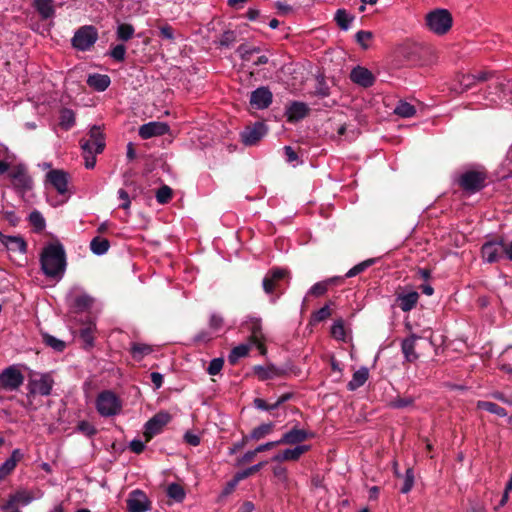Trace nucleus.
<instances>
[{
  "instance_id": "nucleus-1",
  "label": "nucleus",
  "mask_w": 512,
  "mask_h": 512,
  "mask_svg": "<svg viewBox=\"0 0 512 512\" xmlns=\"http://www.w3.org/2000/svg\"><path fill=\"white\" fill-rule=\"evenodd\" d=\"M41 269L45 276L61 279L66 270V254L62 244L50 243L40 255Z\"/></svg>"
},
{
  "instance_id": "nucleus-2",
  "label": "nucleus",
  "mask_w": 512,
  "mask_h": 512,
  "mask_svg": "<svg viewBox=\"0 0 512 512\" xmlns=\"http://www.w3.org/2000/svg\"><path fill=\"white\" fill-rule=\"evenodd\" d=\"M6 173L13 189L21 198H24V196L32 190L33 180L24 164H17L13 167L9 166Z\"/></svg>"
},
{
  "instance_id": "nucleus-3",
  "label": "nucleus",
  "mask_w": 512,
  "mask_h": 512,
  "mask_svg": "<svg viewBox=\"0 0 512 512\" xmlns=\"http://www.w3.org/2000/svg\"><path fill=\"white\" fill-rule=\"evenodd\" d=\"M121 408V401L114 392L105 390L97 396L96 409L101 416H114L121 411Z\"/></svg>"
},
{
  "instance_id": "nucleus-4",
  "label": "nucleus",
  "mask_w": 512,
  "mask_h": 512,
  "mask_svg": "<svg viewBox=\"0 0 512 512\" xmlns=\"http://www.w3.org/2000/svg\"><path fill=\"white\" fill-rule=\"evenodd\" d=\"M426 24L434 33L443 35L452 26V16L445 9H436L427 14Z\"/></svg>"
},
{
  "instance_id": "nucleus-5",
  "label": "nucleus",
  "mask_w": 512,
  "mask_h": 512,
  "mask_svg": "<svg viewBox=\"0 0 512 512\" xmlns=\"http://www.w3.org/2000/svg\"><path fill=\"white\" fill-rule=\"evenodd\" d=\"M68 306L75 312H85L89 310L94 299L79 287H73L66 296Z\"/></svg>"
},
{
  "instance_id": "nucleus-6",
  "label": "nucleus",
  "mask_w": 512,
  "mask_h": 512,
  "mask_svg": "<svg viewBox=\"0 0 512 512\" xmlns=\"http://www.w3.org/2000/svg\"><path fill=\"white\" fill-rule=\"evenodd\" d=\"M98 39V32L93 26H83L79 28L73 38L72 46L80 51H86L94 45Z\"/></svg>"
},
{
  "instance_id": "nucleus-7",
  "label": "nucleus",
  "mask_w": 512,
  "mask_h": 512,
  "mask_svg": "<svg viewBox=\"0 0 512 512\" xmlns=\"http://www.w3.org/2000/svg\"><path fill=\"white\" fill-rule=\"evenodd\" d=\"M23 382L24 375L15 365L5 368L0 373V391H15L23 384Z\"/></svg>"
},
{
  "instance_id": "nucleus-8",
  "label": "nucleus",
  "mask_w": 512,
  "mask_h": 512,
  "mask_svg": "<svg viewBox=\"0 0 512 512\" xmlns=\"http://www.w3.org/2000/svg\"><path fill=\"white\" fill-rule=\"evenodd\" d=\"M242 326L244 330L250 332L251 342L257 346L262 354H264V334L262 332L261 319L258 317H248L247 320L243 322Z\"/></svg>"
},
{
  "instance_id": "nucleus-9",
  "label": "nucleus",
  "mask_w": 512,
  "mask_h": 512,
  "mask_svg": "<svg viewBox=\"0 0 512 512\" xmlns=\"http://www.w3.org/2000/svg\"><path fill=\"white\" fill-rule=\"evenodd\" d=\"M171 416L167 412H159L149 419L144 426V437L146 442L159 434L163 427L169 423Z\"/></svg>"
},
{
  "instance_id": "nucleus-10",
  "label": "nucleus",
  "mask_w": 512,
  "mask_h": 512,
  "mask_svg": "<svg viewBox=\"0 0 512 512\" xmlns=\"http://www.w3.org/2000/svg\"><path fill=\"white\" fill-rule=\"evenodd\" d=\"M126 503L128 512H147L151 510L150 500L140 489L131 491Z\"/></svg>"
},
{
  "instance_id": "nucleus-11",
  "label": "nucleus",
  "mask_w": 512,
  "mask_h": 512,
  "mask_svg": "<svg viewBox=\"0 0 512 512\" xmlns=\"http://www.w3.org/2000/svg\"><path fill=\"white\" fill-rule=\"evenodd\" d=\"M482 258L487 263H495L505 258L504 241H488L483 244Z\"/></svg>"
},
{
  "instance_id": "nucleus-12",
  "label": "nucleus",
  "mask_w": 512,
  "mask_h": 512,
  "mask_svg": "<svg viewBox=\"0 0 512 512\" xmlns=\"http://www.w3.org/2000/svg\"><path fill=\"white\" fill-rule=\"evenodd\" d=\"M485 175L478 171H467L459 179L461 187L467 191L475 192L484 186Z\"/></svg>"
},
{
  "instance_id": "nucleus-13",
  "label": "nucleus",
  "mask_w": 512,
  "mask_h": 512,
  "mask_svg": "<svg viewBox=\"0 0 512 512\" xmlns=\"http://www.w3.org/2000/svg\"><path fill=\"white\" fill-rule=\"evenodd\" d=\"M287 271L281 268H272L265 275L262 286L267 294H272L280 287V281L285 278Z\"/></svg>"
},
{
  "instance_id": "nucleus-14",
  "label": "nucleus",
  "mask_w": 512,
  "mask_h": 512,
  "mask_svg": "<svg viewBox=\"0 0 512 512\" xmlns=\"http://www.w3.org/2000/svg\"><path fill=\"white\" fill-rule=\"evenodd\" d=\"M267 133L264 123L256 122L253 126L247 127L241 132V140L247 146L255 145Z\"/></svg>"
},
{
  "instance_id": "nucleus-15",
  "label": "nucleus",
  "mask_w": 512,
  "mask_h": 512,
  "mask_svg": "<svg viewBox=\"0 0 512 512\" xmlns=\"http://www.w3.org/2000/svg\"><path fill=\"white\" fill-rule=\"evenodd\" d=\"M273 95L267 87H259L251 93L250 104L252 107L262 110L272 103Z\"/></svg>"
},
{
  "instance_id": "nucleus-16",
  "label": "nucleus",
  "mask_w": 512,
  "mask_h": 512,
  "mask_svg": "<svg viewBox=\"0 0 512 512\" xmlns=\"http://www.w3.org/2000/svg\"><path fill=\"white\" fill-rule=\"evenodd\" d=\"M169 131V126L164 122L153 121L143 124L139 128V136L142 139H149L155 136H161Z\"/></svg>"
},
{
  "instance_id": "nucleus-17",
  "label": "nucleus",
  "mask_w": 512,
  "mask_h": 512,
  "mask_svg": "<svg viewBox=\"0 0 512 512\" xmlns=\"http://www.w3.org/2000/svg\"><path fill=\"white\" fill-rule=\"evenodd\" d=\"M0 242L11 252L25 254L27 251L26 241L18 235H6L0 231Z\"/></svg>"
},
{
  "instance_id": "nucleus-18",
  "label": "nucleus",
  "mask_w": 512,
  "mask_h": 512,
  "mask_svg": "<svg viewBox=\"0 0 512 512\" xmlns=\"http://www.w3.org/2000/svg\"><path fill=\"white\" fill-rule=\"evenodd\" d=\"M49 183L57 190L61 195L65 194L68 190V174L63 170L54 169L46 175Z\"/></svg>"
},
{
  "instance_id": "nucleus-19",
  "label": "nucleus",
  "mask_w": 512,
  "mask_h": 512,
  "mask_svg": "<svg viewBox=\"0 0 512 512\" xmlns=\"http://www.w3.org/2000/svg\"><path fill=\"white\" fill-rule=\"evenodd\" d=\"M313 436L314 434L312 432H308L304 429L294 427L282 435V437L280 438V442L281 445H296L302 443L303 441L309 438H312Z\"/></svg>"
},
{
  "instance_id": "nucleus-20",
  "label": "nucleus",
  "mask_w": 512,
  "mask_h": 512,
  "mask_svg": "<svg viewBox=\"0 0 512 512\" xmlns=\"http://www.w3.org/2000/svg\"><path fill=\"white\" fill-rule=\"evenodd\" d=\"M29 386L32 394L47 396L51 393L53 380L49 375H41L39 378L32 379Z\"/></svg>"
},
{
  "instance_id": "nucleus-21",
  "label": "nucleus",
  "mask_w": 512,
  "mask_h": 512,
  "mask_svg": "<svg viewBox=\"0 0 512 512\" xmlns=\"http://www.w3.org/2000/svg\"><path fill=\"white\" fill-rule=\"evenodd\" d=\"M350 79L354 83L365 88L372 86L375 82V77L372 72L361 66H357L352 69Z\"/></svg>"
},
{
  "instance_id": "nucleus-22",
  "label": "nucleus",
  "mask_w": 512,
  "mask_h": 512,
  "mask_svg": "<svg viewBox=\"0 0 512 512\" xmlns=\"http://www.w3.org/2000/svg\"><path fill=\"white\" fill-rule=\"evenodd\" d=\"M310 449V445H297L294 448L285 449L274 455L272 461H297L305 452Z\"/></svg>"
},
{
  "instance_id": "nucleus-23",
  "label": "nucleus",
  "mask_w": 512,
  "mask_h": 512,
  "mask_svg": "<svg viewBox=\"0 0 512 512\" xmlns=\"http://www.w3.org/2000/svg\"><path fill=\"white\" fill-rule=\"evenodd\" d=\"M32 6L42 20L52 19L56 15L54 0H33Z\"/></svg>"
},
{
  "instance_id": "nucleus-24",
  "label": "nucleus",
  "mask_w": 512,
  "mask_h": 512,
  "mask_svg": "<svg viewBox=\"0 0 512 512\" xmlns=\"http://www.w3.org/2000/svg\"><path fill=\"white\" fill-rule=\"evenodd\" d=\"M309 112L308 106L303 102L294 101L286 107V116L289 122H297Z\"/></svg>"
},
{
  "instance_id": "nucleus-25",
  "label": "nucleus",
  "mask_w": 512,
  "mask_h": 512,
  "mask_svg": "<svg viewBox=\"0 0 512 512\" xmlns=\"http://www.w3.org/2000/svg\"><path fill=\"white\" fill-rule=\"evenodd\" d=\"M419 299V294L416 291H411L397 296V302L402 311L408 312L412 310Z\"/></svg>"
},
{
  "instance_id": "nucleus-26",
  "label": "nucleus",
  "mask_w": 512,
  "mask_h": 512,
  "mask_svg": "<svg viewBox=\"0 0 512 512\" xmlns=\"http://www.w3.org/2000/svg\"><path fill=\"white\" fill-rule=\"evenodd\" d=\"M369 377V370L366 367H361L354 372L352 379L347 384L349 391H355L363 386Z\"/></svg>"
},
{
  "instance_id": "nucleus-27",
  "label": "nucleus",
  "mask_w": 512,
  "mask_h": 512,
  "mask_svg": "<svg viewBox=\"0 0 512 512\" xmlns=\"http://www.w3.org/2000/svg\"><path fill=\"white\" fill-rule=\"evenodd\" d=\"M417 338V336L411 335L401 343L402 353L404 354L405 360L408 362H414L418 358V354L415 351V342Z\"/></svg>"
},
{
  "instance_id": "nucleus-28",
  "label": "nucleus",
  "mask_w": 512,
  "mask_h": 512,
  "mask_svg": "<svg viewBox=\"0 0 512 512\" xmlns=\"http://www.w3.org/2000/svg\"><path fill=\"white\" fill-rule=\"evenodd\" d=\"M22 454L19 449H15L11 456L5 460L0 466V481L9 475L16 467L17 462L21 459Z\"/></svg>"
},
{
  "instance_id": "nucleus-29",
  "label": "nucleus",
  "mask_w": 512,
  "mask_h": 512,
  "mask_svg": "<svg viewBox=\"0 0 512 512\" xmlns=\"http://www.w3.org/2000/svg\"><path fill=\"white\" fill-rule=\"evenodd\" d=\"M33 500V497L30 495V493L26 491H19L16 492L14 495H12L7 503L3 506L4 510H8L10 508H13L16 504H21L23 506H26L30 504Z\"/></svg>"
},
{
  "instance_id": "nucleus-30",
  "label": "nucleus",
  "mask_w": 512,
  "mask_h": 512,
  "mask_svg": "<svg viewBox=\"0 0 512 512\" xmlns=\"http://www.w3.org/2000/svg\"><path fill=\"white\" fill-rule=\"evenodd\" d=\"M110 82L109 76L104 74H93L87 79L88 85L99 92L105 91L109 87Z\"/></svg>"
},
{
  "instance_id": "nucleus-31",
  "label": "nucleus",
  "mask_w": 512,
  "mask_h": 512,
  "mask_svg": "<svg viewBox=\"0 0 512 512\" xmlns=\"http://www.w3.org/2000/svg\"><path fill=\"white\" fill-rule=\"evenodd\" d=\"M255 375L260 380L273 379L280 375V369L274 365L261 366L257 365L253 368Z\"/></svg>"
},
{
  "instance_id": "nucleus-32",
  "label": "nucleus",
  "mask_w": 512,
  "mask_h": 512,
  "mask_svg": "<svg viewBox=\"0 0 512 512\" xmlns=\"http://www.w3.org/2000/svg\"><path fill=\"white\" fill-rule=\"evenodd\" d=\"M59 125L62 129L68 131L75 125V113L69 108H63L60 111Z\"/></svg>"
},
{
  "instance_id": "nucleus-33",
  "label": "nucleus",
  "mask_w": 512,
  "mask_h": 512,
  "mask_svg": "<svg viewBox=\"0 0 512 512\" xmlns=\"http://www.w3.org/2000/svg\"><path fill=\"white\" fill-rule=\"evenodd\" d=\"M110 247V243L105 238L95 237L90 242L91 251L98 256L104 255L107 253Z\"/></svg>"
},
{
  "instance_id": "nucleus-34",
  "label": "nucleus",
  "mask_w": 512,
  "mask_h": 512,
  "mask_svg": "<svg viewBox=\"0 0 512 512\" xmlns=\"http://www.w3.org/2000/svg\"><path fill=\"white\" fill-rule=\"evenodd\" d=\"M477 408L485 410L487 412H490L492 414H495L499 417H505L507 416L506 410L499 406L496 403L489 402V401H478L477 402Z\"/></svg>"
},
{
  "instance_id": "nucleus-35",
  "label": "nucleus",
  "mask_w": 512,
  "mask_h": 512,
  "mask_svg": "<svg viewBox=\"0 0 512 512\" xmlns=\"http://www.w3.org/2000/svg\"><path fill=\"white\" fill-rule=\"evenodd\" d=\"M336 280L337 278H330L325 281L315 283L314 285L311 286L307 295H312L315 297L324 295L328 290V285L334 283Z\"/></svg>"
},
{
  "instance_id": "nucleus-36",
  "label": "nucleus",
  "mask_w": 512,
  "mask_h": 512,
  "mask_svg": "<svg viewBox=\"0 0 512 512\" xmlns=\"http://www.w3.org/2000/svg\"><path fill=\"white\" fill-rule=\"evenodd\" d=\"M394 113L400 117L409 118L416 113V109L408 102L399 101L394 109Z\"/></svg>"
},
{
  "instance_id": "nucleus-37",
  "label": "nucleus",
  "mask_w": 512,
  "mask_h": 512,
  "mask_svg": "<svg viewBox=\"0 0 512 512\" xmlns=\"http://www.w3.org/2000/svg\"><path fill=\"white\" fill-rule=\"evenodd\" d=\"M335 21L342 30L346 31L350 28L353 17L346 10L338 9L335 14Z\"/></svg>"
},
{
  "instance_id": "nucleus-38",
  "label": "nucleus",
  "mask_w": 512,
  "mask_h": 512,
  "mask_svg": "<svg viewBox=\"0 0 512 512\" xmlns=\"http://www.w3.org/2000/svg\"><path fill=\"white\" fill-rule=\"evenodd\" d=\"M153 352V348L148 344L133 343L131 347V353L135 359H142Z\"/></svg>"
},
{
  "instance_id": "nucleus-39",
  "label": "nucleus",
  "mask_w": 512,
  "mask_h": 512,
  "mask_svg": "<svg viewBox=\"0 0 512 512\" xmlns=\"http://www.w3.org/2000/svg\"><path fill=\"white\" fill-rule=\"evenodd\" d=\"M91 140H94V143L96 145V149L98 151H103L105 147V141L103 134L101 132V128L99 126H93L91 127L89 131V138Z\"/></svg>"
},
{
  "instance_id": "nucleus-40",
  "label": "nucleus",
  "mask_w": 512,
  "mask_h": 512,
  "mask_svg": "<svg viewBox=\"0 0 512 512\" xmlns=\"http://www.w3.org/2000/svg\"><path fill=\"white\" fill-rule=\"evenodd\" d=\"M29 222L34 227L35 231L41 232L46 226V221L42 213L38 210H34L29 214Z\"/></svg>"
},
{
  "instance_id": "nucleus-41",
  "label": "nucleus",
  "mask_w": 512,
  "mask_h": 512,
  "mask_svg": "<svg viewBox=\"0 0 512 512\" xmlns=\"http://www.w3.org/2000/svg\"><path fill=\"white\" fill-rule=\"evenodd\" d=\"M167 495L176 502H182L185 498V491L181 485L171 483L167 487Z\"/></svg>"
},
{
  "instance_id": "nucleus-42",
  "label": "nucleus",
  "mask_w": 512,
  "mask_h": 512,
  "mask_svg": "<svg viewBox=\"0 0 512 512\" xmlns=\"http://www.w3.org/2000/svg\"><path fill=\"white\" fill-rule=\"evenodd\" d=\"M95 325L90 323L87 327L80 330V338L86 348H90L94 344Z\"/></svg>"
},
{
  "instance_id": "nucleus-43",
  "label": "nucleus",
  "mask_w": 512,
  "mask_h": 512,
  "mask_svg": "<svg viewBox=\"0 0 512 512\" xmlns=\"http://www.w3.org/2000/svg\"><path fill=\"white\" fill-rule=\"evenodd\" d=\"M134 27L131 24L121 23L117 26L116 35L121 41H128L134 35Z\"/></svg>"
},
{
  "instance_id": "nucleus-44",
  "label": "nucleus",
  "mask_w": 512,
  "mask_h": 512,
  "mask_svg": "<svg viewBox=\"0 0 512 512\" xmlns=\"http://www.w3.org/2000/svg\"><path fill=\"white\" fill-rule=\"evenodd\" d=\"M249 352V346L245 344L234 347L229 356L228 361L230 364H235L240 358L245 357Z\"/></svg>"
},
{
  "instance_id": "nucleus-45",
  "label": "nucleus",
  "mask_w": 512,
  "mask_h": 512,
  "mask_svg": "<svg viewBox=\"0 0 512 512\" xmlns=\"http://www.w3.org/2000/svg\"><path fill=\"white\" fill-rule=\"evenodd\" d=\"M273 426V423L261 424L251 431L249 438L252 440H259L268 435L272 431Z\"/></svg>"
},
{
  "instance_id": "nucleus-46",
  "label": "nucleus",
  "mask_w": 512,
  "mask_h": 512,
  "mask_svg": "<svg viewBox=\"0 0 512 512\" xmlns=\"http://www.w3.org/2000/svg\"><path fill=\"white\" fill-rule=\"evenodd\" d=\"M375 263H376V259H374V258H370L363 262H360L357 265H355L354 267H352L346 273L345 277H347V278L354 277V276L358 275L359 273L365 271L367 268H369L370 266H372Z\"/></svg>"
},
{
  "instance_id": "nucleus-47",
  "label": "nucleus",
  "mask_w": 512,
  "mask_h": 512,
  "mask_svg": "<svg viewBox=\"0 0 512 512\" xmlns=\"http://www.w3.org/2000/svg\"><path fill=\"white\" fill-rule=\"evenodd\" d=\"M356 42L363 48L368 49L370 41L373 38V33L370 31L360 30L355 35Z\"/></svg>"
},
{
  "instance_id": "nucleus-48",
  "label": "nucleus",
  "mask_w": 512,
  "mask_h": 512,
  "mask_svg": "<svg viewBox=\"0 0 512 512\" xmlns=\"http://www.w3.org/2000/svg\"><path fill=\"white\" fill-rule=\"evenodd\" d=\"M330 316H331L330 306H329V304H326L325 306H323L322 308H320L319 310H317L316 312H314L312 314L311 322L314 324L319 323V322L326 320Z\"/></svg>"
},
{
  "instance_id": "nucleus-49",
  "label": "nucleus",
  "mask_w": 512,
  "mask_h": 512,
  "mask_svg": "<svg viewBox=\"0 0 512 512\" xmlns=\"http://www.w3.org/2000/svg\"><path fill=\"white\" fill-rule=\"evenodd\" d=\"M44 342L47 346L53 348L55 351L61 352L65 349V342L48 334L43 336Z\"/></svg>"
},
{
  "instance_id": "nucleus-50",
  "label": "nucleus",
  "mask_w": 512,
  "mask_h": 512,
  "mask_svg": "<svg viewBox=\"0 0 512 512\" xmlns=\"http://www.w3.org/2000/svg\"><path fill=\"white\" fill-rule=\"evenodd\" d=\"M331 334L337 340H342V341L345 340L346 333H345L343 321L341 319L336 320L333 323L332 328H331Z\"/></svg>"
},
{
  "instance_id": "nucleus-51",
  "label": "nucleus",
  "mask_w": 512,
  "mask_h": 512,
  "mask_svg": "<svg viewBox=\"0 0 512 512\" xmlns=\"http://www.w3.org/2000/svg\"><path fill=\"white\" fill-rule=\"evenodd\" d=\"M171 197L172 189L167 185H163L156 192V200L160 204L167 203L171 199Z\"/></svg>"
},
{
  "instance_id": "nucleus-52",
  "label": "nucleus",
  "mask_w": 512,
  "mask_h": 512,
  "mask_svg": "<svg viewBox=\"0 0 512 512\" xmlns=\"http://www.w3.org/2000/svg\"><path fill=\"white\" fill-rule=\"evenodd\" d=\"M458 82L461 87V92L467 91L476 84L473 74H463L459 76Z\"/></svg>"
},
{
  "instance_id": "nucleus-53",
  "label": "nucleus",
  "mask_w": 512,
  "mask_h": 512,
  "mask_svg": "<svg viewBox=\"0 0 512 512\" xmlns=\"http://www.w3.org/2000/svg\"><path fill=\"white\" fill-rule=\"evenodd\" d=\"M414 485V472L412 468H408L405 472L404 483L401 488L403 494H407L411 491Z\"/></svg>"
},
{
  "instance_id": "nucleus-54",
  "label": "nucleus",
  "mask_w": 512,
  "mask_h": 512,
  "mask_svg": "<svg viewBox=\"0 0 512 512\" xmlns=\"http://www.w3.org/2000/svg\"><path fill=\"white\" fill-rule=\"evenodd\" d=\"M264 465H265V462H260V463L255 464L247 469L237 472L236 476L240 481H242V480L248 478L250 475L258 472Z\"/></svg>"
},
{
  "instance_id": "nucleus-55",
  "label": "nucleus",
  "mask_w": 512,
  "mask_h": 512,
  "mask_svg": "<svg viewBox=\"0 0 512 512\" xmlns=\"http://www.w3.org/2000/svg\"><path fill=\"white\" fill-rule=\"evenodd\" d=\"M414 399L412 397H398L390 402V406L394 409H402L413 405Z\"/></svg>"
},
{
  "instance_id": "nucleus-56",
  "label": "nucleus",
  "mask_w": 512,
  "mask_h": 512,
  "mask_svg": "<svg viewBox=\"0 0 512 512\" xmlns=\"http://www.w3.org/2000/svg\"><path fill=\"white\" fill-rule=\"evenodd\" d=\"M126 47L123 44L114 46L109 55L116 61L122 62L125 60Z\"/></svg>"
},
{
  "instance_id": "nucleus-57",
  "label": "nucleus",
  "mask_w": 512,
  "mask_h": 512,
  "mask_svg": "<svg viewBox=\"0 0 512 512\" xmlns=\"http://www.w3.org/2000/svg\"><path fill=\"white\" fill-rule=\"evenodd\" d=\"M77 430L88 437H92L97 432L94 425L88 421H80L77 425Z\"/></svg>"
},
{
  "instance_id": "nucleus-58",
  "label": "nucleus",
  "mask_w": 512,
  "mask_h": 512,
  "mask_svg": "<svg viewBox=\"0 0 512 512\" xmlns=\"http://www.w3.org/2000/svg\"><path fill=\"white\" fill-rule=\"evenodd\" d=\"M224 360L222 358H214L210 361L207 368L209 375H217L223 368Z\"/></svg>"
},
{
  "instance_id": "nucleus-59",
  "label": "nucleus",
  "mask_w": 512,
  "mask_h": 512,
  "mask_svg": "<svg viewBox=\"0 0 512 512\" xmlns=\"http://www.w3.org/2000/svg\"><path fill=\"white\" fill-rule=\"evenodd\" d=\"M273 474L282 483L288 482L287 469L282 465H276L273 467Z\"/></svg>"
},
{
  "instance_id": "nucleus-60",
  "label": "nucleus",
  "mask_w": 512,
  "mask_h": 512,
  "mask_svg": "<svg viewBox=\"0 0 512 512\" xmlns=\"http://www.w3.org/2000/svg\"><path fill=\"white\" fill-rule=\"evenodd\" d=\"M2 218L7 221L11 226L18 225L20 218L13 210H6L1 213Z\"/></svg>"
},
{
  "instance_id": "nucleus-61",
  "label": "nucleus",
  "mask_w": 512,
  "mask_h": 512,
  "mask_svg": "<svg viewBox=\"0 0 512 512\" xmlns=\"http://www.w3.org/2000/svg\"><path fill=\"white\" fill-rule=\"evenodd\" d=\"M94 140L91 139H81L80 146L82 149V152H93V154H100L102 151H98L96 149V145L93 144Z\"/></svg>"
},
{
  "instance_id": "nucleus-62",
  "label": "nucleus",
  "mask_w": 512,
  "mask_h": 512,
  "mask_svg": "<svg viewBox=\"0 0 512 512\" xmlns=\"http://www.w3.org/2000/svg\"><path fill=\"white\" fill-rule=\"evenodd\" d=\"M223 318L217 313H212L209 320V326L213 330H219L223 325Z\"/></svg>"
},
{
  "instance_id": "nucleus-63",
  "label": "nucleus",
  "mask_w": 512,
  "mask_h": 512,
  "mask_svg": "<svg viewBox=\"0 0 512 512\" xmlns=\"http://www.w3.org/2000/svg\"><path fill=\"white\" fill-rule=\"evenodd\" d=\"M118 198L121 200L120 208L127 210L130 207V197L126 190L119 189L118 190Z\"/></svg>"
},
{
  "instance_id": "nucleus-64",
  "label": "nucleus",
  "mask_w": 512,
  "mask_h": 512,
  "mask_svg": "<svg viewBox=\"0 0 512 512\" xmlns=\"http://www.w3.org/2000/svg\"><path fill=\"white\" fill-rule=\"evenodd\" d=\"M238 52L240 53L241 58H242L243 60L248 61V60H250V56H251L253 53L259 52V49H258V48H255V47H254V48H249V47H247V46H243V45H242V46H240V47L238 48Z\"/></svg>"
}]
</instances>
